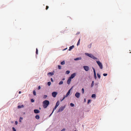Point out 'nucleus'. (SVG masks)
Instances as JSON below:
<instances>
[{"mask_svg":"<svg viewBox=\"0 0 131 131\" xmlns=\"http://www.w3.org/2000/svg\"><path fill=\"white\" fill-rule=\"evenodd\" d=\"M43 106L44 108H46L49 104V102L48 100H45L42 103Z\"/></svg>","mask_w":131,"mask_h":131,"instance_id":"1","label":"nucleus"},{"mask_svg":"<svg viewBox=\"0 0 131 131\" xmlns=\"http://www.w3.org/2000/svg\"><path fill=\"white\" fill-rule=\"evenodd\" d=\"M65 107L66 106L65 105L64 106L60 107L58 111V112L62 111L65 108Z\"/></svg>","mask_w":131,"mask_h":131,"instance_id":"2","label":"nucleus"},{"mask_svg":"<svg viewBox=\"0 0 131 131\" xmlns=\"http://www.w3.org/2000/svg\"><path fill=\"white\" fill-rule=\"evenodd\" d=\"M96 62L99 66L100 68L102 69L103 68V66L102 63L99 61H97Z\"/></svg>","mask_w":131,"mask_h":131,"instance_id":"3","label":"nucleus"},{"mask_svg":"<svg viewBox=\"0 0 131 131\" xmlns=\"http://www.w3.org/2000/svg\"><path fill=\"white\" fill-rule=\"evenodd\" d=\"M72 89V88L71 89H70L69 90V91H68V92L67 93L66 96H64L63 99H62V100L61 101L64 99V98H65V97H67L69 95V94H70V90L71 89Z\"/></svg>","mask_w":131,"mask_h":131,"instance_id":"4","label":"nucleus"},{"mask_svg":"<svg viewBox=\"0 0 131 131\" xmlns=\"http://www.w3.org/2000/svg\"><path fill=\"white\" fill-rule=\"evenodd\" d=\"M57 94L58 93L57 92H54L52 93V95L53 97H55Z\"/></svg>","mask_w":131,"mask_h":131,"instance_id":"5","label":"nucleus"},{"mask_svg":"<svg viewBox=\"0 0 131 131\" xmlns=\"http://www.w3.org/2000/svg\"><path fill=\"white\" fill-rule=\"evenodd\" d=\"M83 68L85 71H88L89 68V67L87 66H83Z\"/></svg>","mask_w":131,"mask_h":131,"instance_id":"6","label":"nucleus"},{"mask_svg":"<svg viewBox=\"0 0 131 131\" xmlns=\"http://www.w3.org/2000/svg\"><path fill=\"white\" fill-rule=\"evenodd\" d=\"M80 95V94L79 92H77L75 94V96L77 98L79 97Z\"/></svg>","mask_w":131,"mask_h":131,"instance_id":"7","label":"nucleus"},{"mask_svg":"<svg viewBox=\"0 0 131 131\" xmlns=\"http://www.w3.org/2000/svg\"><path fill=\"white\" fill-rule=\"evenodd\" d=\"M76 75V73H73V74H72L71 75V76L69 78H71V79L73 78Z\"/></svg>","mask_w":131,"mask_h":131,"instance_id":"8","label":"nucleus"},{"mask_svg":"<svg viewBox=\"0 0 131 131\" xmlns=\"http://www.w3.org/2000/svg\"><path fill=\"white\" fill-rule=\"evenodd\" d=\"M92 69L93 70L94 78L95 79H96V73H95V69H94V68H92Z\"/></svg>","mask_w":131,"mask_h":131,"instance_id":"9","label":"nucleus"},{"mask_svg":"<svg viewBox=\"0 0 131 131\" xmlns=\"http://www.w3.org/2000/svg\"><path fill=\"white\" fill-rule=\"evenodd\" d=\"M34 112L36 114L40 112V111L38 110L35 109L34 110Z\"/></svg>","mask_w":131,"mask_h":131,"instance_id":"10","label":"nucleus"},{"mask_svg":"<svg viewBox=\"0 0 131 131\" xmlns=\"http://www.w3.org/2000/svg\"><path fill=\"white\" fill-rule=\"evenodd\" d=\"M71 79L69 78L68 79L67 81V83L68 84H70V82L71 81Z\"/></svg>","mask_w":131,"mask_h":131,"instance_id":"11","label":"nucleus"},{"mask_svg":"<svg viewBox=\"0 0 131 131\" xmlns=\"http://www.w3.org/2000/svg\"><path fill=\"white\" fill-rule=\"evenodd\" d=\"M85 54L90 57H91L92 55L90 54H89L88 53H85Z\"/></svg>","mask_w":131,"mask_h":131,"instance_id":"12","label":"nucleus"},{"mask_svg":"<svg viewBox=\"0 0 131 131\" xmlns=\"http://www.w3.org/2000/svg\"><path fill=\"white\" fill-rule=\"evenodd\" d=\"M53 74H54V73H53L51 72H49L47 74L48 75H49L50 76H52V75H53Z\"/></svg>","mask_w":131,"mask_h":131,"instance_id":"13","label":"nucleus"},{"mask_svg":"<svg viewBox=\"0 0 131 131\" xmlns=\"http://www.w3.org/2000/svg\"><path fill=\"white\" fill-rule=\"evenodd\" d=\"M74 47V45H72V46H70L69 48V50L70 51L72 49H73Z\"/></svg>","mask_w":131,"mask_h":131,"instance_id":"14","label":"nucleus"},{"mask_svg":"<svg viewBox=\"0 0 131 131\" xmlns=\"http://www.w3.org/2000/svg\"><path fill=\"white\" fill-rule=\"evenodd\" d=\"M81 57H78V58H75L74 59V60L75 61H76V60H81Z\"/></svg>","mask_w":131,"mask_h":131,"instance_id":"15","label":"nucleus"},{"mask_svg":"<svg viewBox=\"0 0 131 131\" xmlns=\"http://www.w3.org/2000/svg\"><path fill=\"white\" fill-rule=\"evenodd\" d=\"M24 107V106L23 105H19L18 106V108H23Z\"/></svg>","mask_w":131,"mask_h":131,"instance_id":"16","label":"nucleus"},{"mask_svg":"<svg viewBox=\"0 0 131 131\" xmlns=\"http://www.w3.org/2000/svg\"><path fill=\"white\" fill-rule=\"evenodd\" d=\"M35 118L37 119H38L40 118V117L38 115H37L35 116Z\"/></svg>","mask_w":131,"mask_h":131,"instance_id":"17","label":"nucleus"},{"mask_svg":"<svg viewBox=\"0 0 131 131\" xmlns=\"http://www.w3.org/2000/svg\"><path fill=\"white\" fill-rule=\"evenodd\" d=\"M91 58H92L93 59H97V58H96L94 56L92 55Z\"/></svg>","mask_w":131,"mask_h":131,"instance_id":"18","label":"nucleus"},{"mask_svg":"<svg viewBox=\"0 0 131 131\" xmlns=\"http://www.w3.org/2000/svg\"><path fill=\"white\" fill-rule=\"evenodd\" d=\"M59 104V101H58L57 102L56 105L57 106H58Z\"/></svg>","mask_w":131,"mask_h":131,"instance_id":"19","label":"nucleus"},{"mask_svg":"<svg viewBox=\"0 0 131 131\" xmlns=\"http://www.w3.org/2000/svg\"><path fill=\"white\" fill-rule=\"evenodd\" d=\"M58 106H57L56 105H55V106L54 108L53 109L52 113H53V111L56 109V108H57V107Z\"/></svg>","mask_w":131,"mask_h":131,"instance_id":"20","label":"nucleus"},{"mask_svg":"<svg viewBox=\"0 0 131 131\" xmlns=\"http://www.w3.org/2000/svg\"><path fill=\"white\" fill-rule=\"evenodd\" d=\"M65 63V62L64 61L62 62H61V65H63V64H64Z\"/></svg>","mask_w":131,"mask_h":131,"instance_id":"21","label":"nucleus"},{"mask_svg":"<svg viewBox=\"0 0 131 131\" xmlns=\"http://www.w3.org/2000/svg\"><path fill=\"white\" fill-rule=\"evenodd\" d=\"M80 39H79V40H78V42L77 43V45L78 46L79 45H80Z\"/></svg>","mask_w":131,"mask_h":131,"instance_id":"22","label":"nucleus"},{"mask_svg":"<svg viewBox=\"0 0 131 131\" xmlns=\"http://www.w3.org/2000/svg\"><path fill=\"white\" fill-rule=\"evenodd\" d=\"M96 95L95 94H93L92 95L91 97L92 98L95 97Z\"/></svg>","mask_w":131,"mask_h":131,"instance_id":"23","label":"nucleus"},{"mask_svg":"<svg viewBox=\"0 0 131 131\" xmlns=\"http://www.w3.org/2000/svg\"><path fill=\"white\" fill-rule=\"evenodd\" d=\"M33 94L34 95H36V92H35V90H34L33 91Z\"/></svg>","mask_w":131,"mask_h":131,"instance_id":"24","label":"nucleus"},{"mask_svg":"<svg viewBox=\"0 0 131 131\" xmlns=\"http://www.w3.org/2000/svg\"><path fill=\"white\" fill-rule=\"evenodd\" d=\"M63 83V82L62 81H61L59 82V85L62 84Z\"/></svg>","mask_w":131,"mask_h":131,"instance_id":"25","label":"nucleus"},{"mask_svg":"<svg viewBox=\"0 0 131 131\" xmlns=\"http://www.w3.org/2000/svg\"><path fill=\"white\" fill-rule=\"evenodd\" d=\"M70 105V106L72 107H73L74 106V104L72 103H71Z\"/></svg>","mask_w":131,"mask_h":131,"instance_id":"26","label":"nucleus"},{"mask_svg":"<svg viewBox=\"0 0 131 131\" xmlns=\"http://www.w3.org/2000/svg\"><path fill=\"white\" fill-rule=\"evenodd\" d=\"M70 72V71H67L66 72V73L67 74H68Z\"/></svg>","mask_w":131,"mask_h":131,"instance_id":"27","label":"nucleus"},{"mask_svg":"<svg viewBox=\"0 0 131 131\" xmlns=\"http://www.w3.org/2000/svg\"><path fill=\"white\" fill-rule=\"evenodd\" d=\"M94 82L93 81H92V84H91V86L92 87H93L94 85Z\"/></svg>","mask_w":131,"mask_h":131,"instance_id":"28","label":"nucleus"},{"mask_svg":"<svg viewBox=\"0 0 131 131\" xmlns=\"http://www.w3.org/2000/svg\"><path fill=\"white\" fill-rule=\"evenodd\" d=\"M97 76L98 78L99 79H100V77H101L100 75L98 73L97 74Z\"/></svg>","mask_w":131,"mask_h":131,"instance_id":"29","label":"nucleus"},{"mask_svg":"<svg viewBox=\"0 0 131 131\" xmlns=\"http://www.w3.org/2000/svg\"><path fill=\"white\" fill-rule=\"evenodd\" d=\"M58 68L59 69H61V66H60L58 65Z\"/></svg>","mask_w":131,"mask_h":131,"instance_id":"30","label":"nucleus"},{"mask_svg":"<svg viewBox=\"0 0 131 131\" xmlns=\"http://www.w3.org/2000/svg\"><path fill=\"white\" fill-rule=\"evenodd\" d=\"M51 84V83L50 82H48V86H50Z\"/></svg>","mask_w":131,"mask_h":131,"instance_id":"31","label":"nucleus"},{"mask_svg":"<svg viewBox=\"0 0 131 131\" xmlns=\"http://www.w3.org/2000/svg\"><path fill=\"white\" fill-rule=\"evenodd\" d=\"M82 93L83 94H84V89L83 88H82Z\"/></svg>","mask_w":131,"mask_h":131,"instance_id":"32","label":"nucleus"},{"mask_svg":"<svg viewBox=\"0 0 131 131\" xmlns=\"http://www.w3.org/2000/svg\"><path fill=\"white\" fill-rule=\"evenodd\" d=\"M12 129L13 131H16V130L14 127H13Z\"/></svg>","mask_w":131,"mask_h":131,"instance_id":"33","label":"nucleus"},{"mask_svg":"<svg viewBox=\"0 0 131 131\" xmlns=\"http://www.w3.org/2000/svg\"><path fill=\"white\" fill-rule=\"evenodd\" d=\"M107 73H104L103 74V75L104 76H107Z\"/></svg>","mask_w":131,"mask_h":131,"instance_id":"34","label":"nucleus"},{"mask_svg":"<svg viewBox=\"0 0 131 131\" xmlns=\"http://www.w3.org/2000/svg\"><path fill=\"white\" fill-rule=\"evenodd\" d=\"M36 53L37 54L38 53V50L37 48L36 49Z\"/></svg>","mask_w":131,"mask_h":131,"instance_id":"35","label":"nucleus"},{"mask_svg":"<svg viewBox=\"0 0 131 131\" xmlns=\"http://www.w3.org/2000/svg\"><path fill=\"white\" fill-rule=\"evenodd\" d=\"M91 101V100H88V104H89V103H90V102Z\"/></svg>","mask_w":131,"mask_h":131,"instance_id":"36","label":"nucleus"},{"mask_svg":"<svg viewBox=\"0 0 131 131\" xmlns=\"http://www.w3.org/2000/svg\"><path fill=\"white\" fill-rule=\"evenodd\" d=\"M47 97V95H45L44 96V97H43L44 98H46Z\"/></svg>","mask_w":131,"mask_h":131,"instance_id":"37","label":"nucleus"},{"mask_svg":"<svg viewBox=\"0 0 131 131\" xmlns=\"http://www.w3.org/2000/svg\"><path fill=\"white\" fill-rule=\"evenodd\" d=\"M31 102H34V101L33 99H32L31 100Z\"/></svg>","mask_w":131,"mask_h":131,"instance_id":"38","label":"nucleus"},{"mask_svg":"<svg viewBox=\"0 0 131 131\" xmlns=\"http://www.w3.org/2000/svg\"><path fill=\"white\" fill-rule=\"evenodd\" d=\"M49 8V7L48 6H46V9L47 10Z\"/></svg>","mask_w":131,"mask_h":131,"instance_id":"39","label":"nucleus"},{"mask_svg":"<svg viewBox=\"0 0 131 131\" xmlns=\"http://www.w3.org/2000/svg\"><path fill=\"white\" fill-rule=\"evenodd\" d=\"M15 124L16 125H17L18 124V122L17 121H16L15 122Z\"/></svg>","mask_w":131,"mask_h":131,"instance_id":"40","label":"nucleus"},{"mask_svg":"<svg viewBox=\"0 0 131 131\" xmlns=\"http://www.w3.org/2000/svg\"><path fill=\"white\" fill-rule=\"evenodd\" d=\"M65 129L64 128V129H62L61 130V131H65Z\"/></svg>","mask_w":131,"mask_h":131,"instance_id":"41","label":"nucleus"},{"mask_svg":"<svg viewBox=\"0 0 131 131\" xmlns=\"http://www.w3.org/2000/svg\"><path fill=\"white\" fill-rule=\"evenodd\" d=\"M20 120H22L23 119V118L22 117H20Z\"/></svg>","mask_w":131,"mask_h":131,"instance_id":"42","label":"nucleus"},{"mask_svg":"<svg viewBox=\"0 0 131 131\" xmlns=\"http://www.w3.org/2000/svg\"><path fill=\"white\" fill-rule=\"evenodd\" d=\"M41 88V87L40 86H39L38 87V89H40Z\"/></svg>","mask_w":131,"mask_h":131,"instance_id":"43","label":"nucleus"},{"mask_svg":"<svg viewBox=\"0 0 131 131\" xmlns=\"http://www.w3.org/2000/svg\"><path fill=\"white\" fill-rule=\"evenodd\" d=\"M51 81H52V82H53V79L52 78H51Z\"/></svg>","mask_w":131,"mask_h":131,"instance_id":"44","label":"nucleus"},{"mask_svg":"<svg viewBox=\"0 0 131 131\" xmlns=\"http://www.w3.org/2000/svg\"><path fill=\"white\" fill-rule=\"evenodd\" d=\"M84 102H86V99L85 98L84 100Z\"/></svg>","mask_w":131,"mask_h":131,"instance_id":"45","label":"nucleus"},{"mask_svg":"<svg viewBox=\"0 0 131 131\" xmlns=\"http://www.w3.org/2000/svg\"><path fill=\"white\" fill-rule=\"evenodd\" d=\"M21 93V91H19V94H20Z\"/></svg>","mask_w":131,"mask_h":131,"instance_id":"46","label":"nucleus"},{"mask_svg":"<svg viewBox=\"0 0 131 131\" xmlns=\"http://www.w3.org/2000/svg\"><path fill=\"white\" fill-rule=\"evenodd\" d=\"M52 113H53L52 112V113H51V114H50V115H49V116H51V115H52Z\"/></svg>","mask_w":131,"mask_h":131,"instance_id":"47","label":"nucleus"},{"mask_svg":"<svg viewBox=\"0 0 131 131\" xmlns=\"http://www.w3.org/2000/svg\"><path fill=\"white\" fill-rule=\"evenodd\" d=\"M91 43L90 44V48L91 47Z\"/></svg>","mask_w":131,"mask_h":131,"instance_id":"48","label":"nucleus"},{"mask_svg":"<svg viewBox=\"0 0 131 131\" xmlns=\"http://www.w3.org/2000/svg\"><path fill=\"white\" fill-rule=\"evenodd\" d=\"M21 120H20H20H19V122H21Z\"/></svg>","mask_w":131,"mask_h":131,"instance_id":"49","label":"nucleus"},{"mask_svg":"<svg viewBox=\"0 0 131 131\" xmlns=\"http://www.w3.org/2000/svg\"><path fill=\"white\" fill-rule=\"evenodd\" d=\"M76 131V130H75V131Z\"/></svg>","mask_w":131,"mask_h":131,"instance_id":"50","label":"nucleus"}]
</instances>
